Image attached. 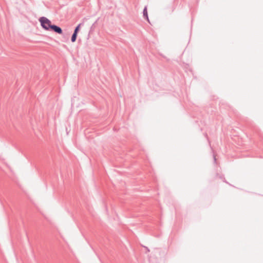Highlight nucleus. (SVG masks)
<instances>
[{"mask_svg": "<svg viewBox=\"0 0 263 263\" xmlns=\"http://www.w3.org/2000/svg\"><path fill=\"white\" fill-rule=\"evenodd\" d=\"M42 27L46 30H52L59 33H62V30L59 27L52 25L51 21L45 17H41L39 19Z\"/></svg>", "mask_w": 263, "mask_h": 263, "instance_id": "nucleus-1", "label": "nucleus"}, {"mask_svg": "<svg viewBox=\"0 0 263 263\" xmlns=\"http://www.w3.org/2000/svg\"><path fill=\"white\" fill-rule=\"evenodd\" d=\"M143 15L145 17V18L147 20V21L148 22V23H150V22H149V18H148V13H147V8L146 7H145V8L144 9V10H143Z\"/></svg>", "mask_w": 263, "mask_h": 263, "instance_id": "nucleus-2", "label": "nucleus"}, {"mask_svg": "<svg viewBox=\"0 0 263 263\" xmlns=\"http://www.w3.org/2000/svg\"><path fill=\"white\" fill-rule=\"evenodd\" d=\"M77 36V33L74 32L71 37V41L72 42H74L76 41Z\"/></svg>", "mask_w": 263, "mask_h": 263, "instance_id": "nucleus-3", "label": "nucleus"}, {"mask_svg": "<svg viewBox=\"0 0 263 263\" xmlns=\"http://www.w3.org/2000/svg\"><path fill=\"white\" fill-rule=\"evenodd\" d=\"M80 27H81V25L80 24L78 25L77 26V27L75 28L74 32L78 34V31H79V30L80 29Z\"/></svg>", "mask_w": 263, "mask_h": 263, "instance_id": "nucleus-4", "label": "nucleus"}, {"mask_svg": "<svg viewBox=\"0 0 263 263\" xmlns=\"http://www.w3.org/2000/svg\"><path fill=\"white\" fill-rule=\"evenodd\" d=\"M214 162H216V157L215 156H214Z\"/></svg>", "mask_w": 263, "mask_h": 263, "instance_id": "nucleus-5", "label": "nucleus"}, {"mask_svg": "<svg viewBox=\"0 0 263 263\" xmlns=\"http://www.w3.org/2000/svg\"><path fill=\"white\" fill-rule=\"evenodd\" d=\"M146 251H149V250L147 247H146Z\"/></svg>", "mask_w": 263, "mask_h": 263, "instance_id": "nucleus-6", "label": "nucleus"}, {"mask_svg": "<svg viewBox=\"0 0 263 263\" xmlns=\"http://www.w3.org/2000/svg\"><path fill=\"white\" fill-rule=\"evenodd\" d=\"M146 251H149V250L147 247H146Z\"/></svg>", "mask_w": 263, "mask_h": 263, "instance_id": "nucleus-7", "label": "nucleus"}]
</instances>
